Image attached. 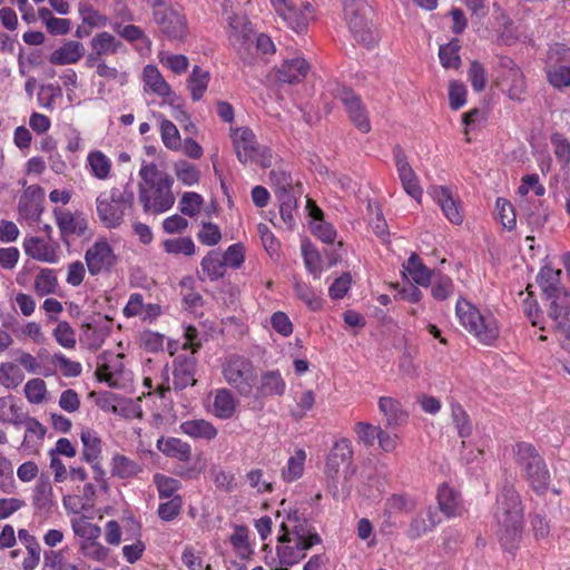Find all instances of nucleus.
<instances>
[{
  "instance_id": "nucleus-33",
  "label": "nucleus",
  "mask_w": 570,
  "mask_h": 570,
  "mask_svg": "<svg viewBox=\"0 0 570 570\" xmlns=\"http://www.w3.org/2000/svg\"><path fill=\"white\" fill-rule=\"evenodd\" d=\"M438 503L440 511L446 518H454L461 515L463 512V505L461 502L460 494L448 484L440 485L438 490Z\"/></svg>"
},
{
  "instance_id": "nucleus-30",
  "label": "nucleus",
  "mask_w": 570,
  "mask_h": 570,
  "mask_svg": "<svg viewBox=\"0 0 570 570\" xmlns=\"http://www.w3.org/2000/svg\"><path fill=\"white\" fill-rule=\"evenodd\" d=\"M377 405L385 417L387 428H397L406 423L409 414L399 400L391 396H381Z\"/></svg>"
},
{
  "instance_id": "nucleus-26",
  "label": "nucleus",
  "mask_w": 570,
  "mask_h": 570,
  "mask_svg": "<svg viewBox=\"0 0 570 570\" xmlns=\"http://www.w3.org/2000/svg\"><path fill=\"white\" fill-rule=\"evenodd\" d=\"M286 391V382L278 370H267L258 375V382L254 389L255 399L282 396Z\"/></svg>"
},
{
  "instance_id": "nucleus-1",
  "label": "nucleus",
  "mask_w": 570,
  "mask_h": 570,
  "mask_svg": "<svg viewBox=\"0 0 570 570\" xmlns=\"http://www.w3.org/2000/svg\"><path fill=\"white\" fill-rule=\"evenodd\" d=\"M275 519L279 522L276 556L278 564L287 570L305 558L306 552L320 544L322 539L297 509L286 507L285 500L281 502Z\"/></svg>"
},
{
  "instance_id": "nucleus-20",
  "label": "nucleus",
  "mask_w": 570,
  "mask_h": 570,
  "mask_svg": "<svg viewBox=\"0 0 570 570\" xmlns=\"http://www.w3.org/2000/svg\"><path fill=\"white\" fill-rule=\"evenodd\" d=\"M53 215L62 242L68 243L70 237L85 235L88 223L82 213H71L65 208H55Z\"/></svg>"
},
{
  "instance_id": "nucleus-5",
  "label": "nucleus",
  "mask_w": 570,
  "mask_h": 570,
  "mask_svg": "<svg viewBox=\"0 0 570 570\" xmlns=\"http://www.w3.org/2000/svg\"><path fill=\"white\" fill-rule=\"evenodd\" d=\"M134 199L130 181L121 188L112 187L108 191L100 193L96 198V210L101 224L108 229L119 228L126 215L132 209Z\"/></svg>"
},
{
  "instance_id": "nucleus-32",
  "label": "nucleus",
  "mask_w": 570,
  "mask_h": 570,
  "mask_svg": "<svg viewBox=\"0 0 570 570\" xmlns=\"http://www.w3.org/2000/svg\"><path fill=\"white\" fill-rule=\"evenodd\" d=\"M237 400L233 392L226 387L217 389L214 392L212 413L220 420H228L234 416L237 409Z\"/></svg>"
},
{
  "instance_id": "nucleus-8",
  "label": "nucleus",
  "mask_w": 570,
  "mask_h": 570,
  "mask_svg": "<svg viewBox=\"0 0 570 570\" xmlns=\"http://www.w3.org/2000/svg\"><path fill=\"white\" fill-rule=\"evenodd\" d=\"M513 453L530 487L538 493L544 492L550 483V473L535 448L530 443L519 442L513 448Z\"/></svg>"
},
{
  "instance_id": "nucleus-54",
  "label": "nucleus",
  "mask_w": 570,
  "mask_h": 570,
  "mask_svg": "<svg viewBox=\"0 0 570 570\" xmlns=\"http://www.w3.org/2000/svg\"><path fill=\"white\" fill-rule=\"evenodd\" d=\"M52 336L63 348L73 350L76 347V332L66 321L58 322L57 326L52 331Z\"/></svg>"
},
{
  "instance_id": "nucleus-19",
  "label": "nucleus",
  "mask_w": 570,
  "mask_h": 570,
  "mask_svg": "<svg viewBox=\"0 0 570 570\" xmlns=\"http://www.w3.org/2000/svg\"><path fill=\"white\" fill-rule=\"evenodd\" d=\"M395 167L404 191L417 203L421 202L423 190L419 183V177L407 161L403 149L396 146L393 149Z\"/></svg>"
},
{
  "instance_id": "nucleus-7",
  "label": "nucleus",
  "mask_w": 570,
  "mask_h": 570,
  "mask_svg": "<svg viewBox=\"0 0 570 570\" xmlns=\"http://www.w3.org/2000/svg\"><path fill=\"white\" fill-rule=\"evenodd\" d=\"M222 374L225 382L239 396L250 397L258 382V372L252 360L246 356L232 354L222 363Z\"/></svg>"
},
{
  "instance_id": "nucleus-53",
  "label": "nucleus",
  "mask_w": 570,
  "mask_h": 570,
  "mask_svg": "<svg viewBox=\"0 0 570 570\" xmlns=\"http://www.w3.org/2000/svg\"><path fill=\"white\" fill-rule=\"evenodd\" d=\"M164 250L168 254L191 256L196 253L195 243L190 237L166 239L163 243Z\"/></svg>"
},
{
  "instance_id": "nucleus-52",
  "label": "nucleus",
  "mask_w": 570,
  "mask_h": 570,
  "mask_svg": "<svg viewBox=\"0 0 570 570\" xmlns=\"http://www.w3.org/2000/svg\"><path fill=\"white\" fill-rule=\"evenodd\" d=\"M57 286L58 281L55 272L49 268L41 269L35 279V291L39 296L53 294Z\"/></svg>"
},
{
  "instance_id": "nucleus-49",
  "label": "nucleus",
  "mask_w": 570,
  "mask_h": 570,
  "mask_svg": "<svg viewBox=\"0 0 570 570\" xmlns=\"http://www.w3.org/2000/svg\"><path fill=\"white\" fill-rule=\"evenodd\" d=\"M460 49L461 46L458 39H452L450 42L440 46L439 58L442 67L458 69L461 66Z\"/></svg>"
},
{
  "instance_id": "nucleus-24",
  "label": "nucleus",
  "mask_w": 570,
  "mask_h": 570,
  "mask_svg": "<svg viewBox=\"0 0 570 570\" xmlns=\"http://www.w3.org/2000/svg\"><path fill=\"white\" fill-rule=\"evenodd\" d=\"M441 521L439 511L434 507L429 505L412 517L405 532L406 537L411 540H417L433 531Z\"/></svg>"
},
{
  "instance_id": "nucleus-28",
  "label": "nucleus",
  "mask_w": 570,
  "mask_h": 570,
  "mask_svg": "<svg viewBox=\"0 0 570 570\" xmlns=\"http://www.w3.org/2000/svg\"><path fill=\"white\" fill-rule=\"evenodd\" d=\"M309 71V63L302 56L286 58L276 69V78L284 83H298Z\"/></svg>"
},
{
  "instance_id": "nucleus-38",
  "label": "nucleus",
  "mask_w": 570,
  "mask_h": 570,
  "mask_svg": "<svg viewBox=\"0 0 570 570\" xmlns=\"http://www.w3.org/2000/svg\"><path fill=\"white\" fill-rule=\"evenodd\" d=\"M142 471L139 462L124 455L116 453L110 460L111 475L118 479L127 480L137 476Z\"/></svg>"
},
{
  "instance_id": "nucleus-9",
  "label": "nucleus",
  "mask_w": 570,
  "mask_h": 570,
  "mask_svg": "<svg viewBox=\"0 0 570 570\" xmlns=\"http://www.w3.org/2000/svg\"><path fill=\"white\" fill-rule=\"evenodd\" d=\"M230 138L236 156L242 164L255 163L262 167H269L272 165L271 150L258 145L256 136L250 128H232Z\"/></svg>"
},
{
  "instance_id": "nucleus-59",
  "label": "nucleus",
  "mask_w": 570,
  "mask_h": 570,
  "mask_svg": "<svg viewBox=\"0 0 570 570\" xmlns=\"http://www.w3.org/2000/svg\"><path fill=\"white\" fill-rule=\"evenodd\" d=\"M174 171L177 179L185 186H193L198 184L200 178L199 169L187 161H178L174 166Z\"/></svg>"
},
{
  "instance_id": "nucleus-55",
  "label": "nucleus",
  "mask_w": 570,
  "mask_h": 570,
  "mask_svg": "<svg viewBox=\"0 0 570 570\" xmlns=\"http://www.w3.org/2000/svg\"><path fill=\"white\" fill-rule=\"evenodd\" d=\"M468 80L475 92H482L488 85V71L478 60L471 61L468 69Z\"/></svg>"
},
{
  "instance_id": "nucleus-3",
  "label": "nucleus",
  "mask_w": 570,
  "mask_h": 570,
  "mask_svg": "<svg viewBox=\"0 0 570 570\" xmlns=\"http://www.w3.org/2000/svg\"><path fill=\"white\" fill-rule=\"evenodd\" d=\"M497 535L505 550H513L522 537L523 508L521 499L512 485H504L497 497L493 512Z\"/></svg>"
},
{
  "instance_id": "nucleus-48",
  "label": "nucleus",
  "mask_w": 570,
  "mask_h": 570,
  "mask_svg": "<svg viewBox=\"0 0 570 570\" xmlns=\"http://www.w3.org/2000/svg\"><path fill=\"white\" fill-rule=\"evenodd\" d=\"M306 461V452L297 449L292 456L288 458L286 465L282 470V478L285 482L298 480L304 472Z\"/></svg>"
},
{
  "instance_id": "nucleus-16",
  "label": "nucleus",
  "mask_w": 570,
  "mask_h": 570,
  "mask_svg": "<svg viewBox=\"0 0 570 570\" xmlns=\"http://www.w3.org/2000/svg\"><path fill=\"white\" fill-rule=\"evenodd\" d=\"M366 10V2H360L355 7L348 6L347 9H344V14L355 40L371 47L375 43V36L365 18Z\"/></svg>"
},
{
  "instance_id": "nucleus-35",
  "label": "nucleus",
  "mask_w": 570,
  "mask_h": 570,
  "mask_svg": "<svg viewBox=\"0 0 570 570\" xmlns=\"http://www.w3.org/2000/svg\"><path fill=\"white\" fill-rule=\"evenodd\" d=\"M157 449L168 458L181 462H188L191 459V446L178 438H164L157 441Z\"/></svg>"
},
{
  "instance_id": "nucleus-12",
  "label": "nucleus",
  "mask_w": 570,
  "mask_h": 570,
  "mask_svg": "<svg viewBox=\"0 0 570 570\" xmlns=\"http://www.w3.org/2000/svg\"><path fill=\"white\" fill-rule=\"evenodd\" d=\"M98 379L114 389L124 387L129 381V372L124 365V354L104 352L98 360Z\"/></svg>"
},
{
  "instance_id": "nucleus-50",
  "label": "nucleus",
  "mask_w": 570,
  "mask_h": 570,
  "mask_svg": "<svg viewBox=\"0 0 570 570\" xmlns=\"http://www.w3.org/2000/svg\"><path fill=\"white\" fill-rule=\"evenodd\" d=\"M416 507V501L409 494L395 493L385 501L384 511L386 514L395 512H410Z\"/></svg>"
},
{
  "instance_id": "nucleus-23",
  "label": "nucleus",
  "mask_w": 570,
  "mask_h": 570,
  "mask_svg": "<svg viewBox=\"0 0 570 570\" xmlns=\"http://www.w3.org/2000/svg\"><path fill=\"white\" fill-rule=\"evenodd\" d=\"M430 195L451 224L461 225L463 223L464 215L461 203L453 196L448 187L433 186L430 189Z\"/></svg>"
},
{
  "instance_id": "nucleus-27",
  "label": "nucleus",
  "mask_w": 570,
  "mask_h": 570,
  "mask_svg": "<svg viewBox=\"0 0 570 570\" xmlns=\"http://www.w3.org/2000/svg\"><path fill=\"white\" fill-rule=\"evenodd\" d=\"M518 207L520 218L525 219L531 227L539 228L546 224L549 213L541 197L532 195V197L519 199Z\"/></svg>"
},
{
  "instance_id": "nucleus-39",
  "label": "nucleus",
  "mask_w": 570,
  "mask_h": 570,
  "mask_svg": "<svg viewBox=\"0 0 570 570\" xmlns=\"http://www.w3.org/2000/svg\"><path fill=\"white\" fill-rule=\"evenodd\" d=\"M403 268L413 283L422 287H429L431 279L434 277L433 271L426 267L415 253L403 264Z\"/></svg>"
},
{
  "instance_id": "nucleus-17",
  "label": "nucleus",
  "mask_w": 570,
  "mask_h": 570,
  "mask_svg": "<svg viewBox=\"0 0 570 570\" xmlns=\"http://www.w3.org/2000/svg\"><path fill=\"white\" fill-rule=\"evenodd\" d=\"M337 98L342 101L352 124L363 134L371 130L368 112L360 96L348 88L340 89Z\"/></svg>"
},
{
  "instance_id": "nucleus-2",
  "label": "nucleus",
  "mask_w": 570,
  "mask_h": 570,
  "mask_svg": "<svg viewBox=\"0 0 570 570\" xmlns=\"http://www.w3.org/2000/svg\"><path fill=\"white\" fill-rule=\"evenodd\" d=\"M139 177L138 199L144 213L160 215L171 209L176 200L171 189L174 178L154 163H144Z\"/></svg>"
},
{
  "instance_id": "nucleus-13",
  "label": "nucleus",
  "mask_w": 570,
  "mask_h": 570,
  "mask_svg": "<svg viewBox=\"0 0 570 570\" xmlns=\"http://www.w3.org/2000/svg\"><path fill=\"white\" fill-rule=\"evenodd\" d=\"M499 69L501 77L498 85L502 91L512 100H521L527 89L522 70L507 56L499 58Z\"/></svg>"
},
{
  "instance_id": "nucleus-34",
  "label": "nucleus",
  "mask_w": 570,
  "mask_h": 570,
  "mask_svg": "<svg viewBox=\"0 0 570 570\" xmlns=\"http://www.w3.org/2000/svg\"><path fill=\"white\" fill-rule=\"evenodd\" d=\"M85 55V47L79 41H67L53 50L49 61L56 66L72 65L78 62Z\"/></svg>"
},
{
  "instance_id": "nucleus-51",
  "label": "nucleus",
  "mask_w": 570,
  "mask_h": 570,
  "mask_svg": "<svg viewBox=\"0 0 570 570\" xmlns=\"http://www.w3.org/2000/svg\"><path fill=\"white\" fill-rule=\"evenodd\" d=\"M431 295L436 301L448 299L454 292V284L451 277L438 274L431 279Z\"/></svg>"
},
{
  "instance_id": "nucleus-47",
  "label": "nucleus",
  "mask_w": 570,
  "mask_h": 570,
  "mask_svg": "<svg viewBox=\"0 0 570 570\" xmlns=\"http://www.w3.org/2000/svg\"><path fill=\"white\" fill-rule=\"evenodd\" d=\"M293 286L297 298H299L311 311H318L322 308L321 294L309 284L295 278Z\"/></svg>"
},
{
  "instance_id": "nucleus-21",
  "label": "nucleus",
  "mask_w": 570,
  "mask_h": 570,
  "mask_svg": "<svg viewBox=\"0 0 570 570\" xmlns=\"http://www.w3.org/2000/svg\"><path fill=\"white\" fill-rule=\"evenodd\" d=\"M85 261L91 275L108 271L116 262L112 247L106 239L97 240L85 254Z\"/></svg>"
},
{
  "instance_id": "nucleus-42",
  "label": "nucleus",
  "mask_w": 570,
  "mask_h": 570,
  "mask_svg": "<svg viewBox=\"0 0 570 570\" xmlns=\"http://www.w3.org/2000/svg\"><path fill=\"white\" fill-rule=\"evenodd\" d=\"M86 167L95 178L106 180L110 177L112 161L102 151L92 150L87 156Z\"/></svg>"
},
{
  "instance_id": "nucleus-31",
  "label": "nucleus",
  "mask_w": 570,
  "mask_h": 570,
  "mask_svg": "<svg viewBox=\"0 0 570 570\" xmlns=\"http://www.w3.org/2000/svg\"><path fill=\"white\" fill-rule=\"evenodd\" d=\"M307 207L309 208V215L313 218L311 223V229L315 237L325 244H333L336 239V229L327 222L323 219V212L307 200Z\"/></svg>"
},
{
  "instance_id": "nucleus-43",
  "label": "nucleus",
  "mask_w": 570,
  "mask_h": 570,
  "mask_svg": "<svg viewBox=\"0 0 570 570\" xmlns=\"http://www.w3.org/2000/svg\"><path fill=\"white\" fill-rule=\"evenodd\" d=\"M209 81V71L200 68L199 66H194L186 81L190 97L194 101H199L204 97Z\"/></svg>"
},
{
  "instance_id": "nucleus-57",
  "label": "nucleus",
  "mask_w": 570,
  "mask_h": 570,
  "mask_svg": "<svg viewBox=\"0 0 570 570\" xmlns=\"http://www.w3.org/2000/svg\"><path fill=\"white\" fill-rule=\"evenodd\" d=\"M546 194V188L539 183L537 174L527 175L522 178L518 187L519 199H524L533 196L542 197Z\"/></svg>"
},
{
  "instance_id": "nucleus-10",
  "label": "nucleus",
  "mask_w": 570,
  "mask_h": 570,
  "mask_svg": "<svg viewBox=\"0 0 570 570\" xmlns=\"http://www.w3.org/2000/svg\"><path fill=\"white\" fill-rule=\"evenodd\" d=\"M154 21L160 32L170 40H183L187 35L185 16L163 0H155L153 4Z\"/></svg>"
},
{
  "instance_id": "nucleus-45",
  "label": "nucleus",
  "mask_w": 570,
  "mask_h": 570,
  "mask_svg": "<svg viewBox=\"0 0 570 570\" xmlns=\"http://www.w3.org/2000/svg\"><path fill=\"white\" fill-rule=\"evenodd\" d=\"M26 412L14 403L11 395L0 397V421L16 426L22 425L26 421Z\"/></svg>"
},
{
  "instance_id": "nucleus-56",
  "label": "nucleus",
  "mask_w": 570,
  "mask_h": 570,
  "mask_svg": "<svg viewBox=\"0 0 570 570\" xmlns=\"http://www.w3.org/2000/svg\"><path fill=\"white\" fill-rule=\"evenodd\" d=\"M154 483L157 488L158 495L160 499H171L176 497L175 494L181 487L179 480L167 476L161 473H156L154 475Z\"/></svg>"
},
{
  "instance_id": "nucleus-58",
  "label": "nucleus",
  "mask_w": 570,
  "mask_h": 570,
  "mask_svg": "<svg viewBox=\"0 0 570 570\" xmlns=\"http://www.w3.org/2000/svg\"><path fill=\"white\" fill-rule=\"evenodd\" d=\"M546 194V188L539 183L537 174L527 175L522 178L518 187L519 199H524L533 196L542 197Z\"/></svg>"
},
{
  "instance_id": "nucleus-37",
  "label": "nucleus",
  "mask_w": 570,
  "mask_h": 570,
  "mask_svg": "<svg viewBox=\"0 0 570 570\" xmlns=\"http://www.w3.org/2000/svg\"><path fill=\"white\" fill-rule=\"evenodd\" d=\"M229 40L233 46L246 47L254 36L252 23L245 17L228 18Z\"/></svg>"
},
{
  "instance_id": "nucleus-61",
  "label": "nucleus",
  "mask_w": 570,
  "mask_h": 570,
  "mask_svg": "<svg viewBox=\"0 0 570 570\" xmlns=\"http://www.w3.org/2000/svg\"><path fill=\"white\" fill-rule=\"evenodd\" d=\"M451 416L459 436L462 439L469 438L472 433V424L466 412L460 404H452Z\"/></svg>"
},
{
  "instance_id": "nucleus-36",
  "label": "nucleus",
  "mask_w": 570,
  "mask_h": 570,
  "mask_svg": "<svg viewBox=\"0 0 570 570\" xmlns=\"http://www.w3.org/2000/svg\"><path fill=\"white\" fill-rule=\"evenodd\" d=\"M180 431L191 439L205 441H212L218 434L216 426L212 422L204 419L184 421L180 424Z\"/></svg>"
},
{
  "instance_id": "nucleus-63",
  "label": "nucleus",
  "mask_w": 570,
  "mask_h": 570,
  "mask_svg": "<svg viewBox=\"0 0 570 570\" xmlns=\"http://www.w3.org/2000/svg\"><path fill=\"white\" fill-rule=\"evenodd\" d=\"M61 88L53 83L41 85L37 95L39 107L53 110L56 99L61 97Z\"/></svg>"
},
{
  "instance_id": "nucleus-15",
  "label": "nucleus",
  "mask_w": 570,
  "mask_h": 570,
  "mask_svg": "<svg viewBox=\"0 0 570 570\" xmlns=\"http://www.w3.org/2000/svg\"><path fill=\"white\" fill-rule=\"evenodd\" d=\"M45 190L39 185L26 187L18 202V220L37 223L43 213Z\"/></svg>"
},
{
  "instance_id": "nucleus-40",
  "label": "nucleus",
  "mask_w": 570,
  "mask_h": 570,
  "mask_svg": "<svg viewBox=\"0 0 570 570\" xmlns=\"http://www.w3.org/2000/svg\"><path fill=\"white\" fill-rule=\"evenodd\" d=\"M229 543L236 556L243 560L249 559L254 553V548L249 540V529L246 525L235 524L233 527Z\"/></svg>"
},
{
  "instance_id": "nucleus-44",
  "label": "nucleus",
  "mask_w": 570,
  "mask_h": 570,
  "mask_svg": "<svg viewBox=\"0 0 570 570\" xmlns=\"http://www.w3.org/2000/svg\"><path fill=\"white\" fill-rule=\"evenodd\" d=\"M90 47L97 55L106 57L117 53L122 43L114 35L102 31L91 38Z\"/></svg>"
},
{
  "instance_id": "nucleus-60",
  "label": "nucleus",
  "mask_w": 570,
  "mask_h": 570,
  "mask_svg": "<svg viewBox=\"0 0 570 570\" xmlns=\"http://www.w3.org/2000/svg\"><path fill=\"white\" fill-rule=\"evenodd\" d=\"M160 137L168 149L178 150L181 147L180 134L176 125L168 119H163L160 122Z\"/></svg>"
},
{
  "instance_id": "nucleus-14",
  "label": "nucleus",
  "mask_w": 570,
  "mask_h": 570,
  "mask_svg": "<svg viewBox=\"0 0 570 570\" xmlns=\"http://www.w3.org/2000/svg\"><path fill=\"white\" fill-rule=\"evenodd\" d=\"M276 13L295 32H304L313 19V7L306 2L302 7L293 6L288 0H269Z\"/></svg>"
},
{
  "instance_id": "nucleus-29",
  "label": "nucleus",
  "mask_w": 570,
  "mask_h": 570,
  "mask_svg": "<svg viewBox=\"0 0 570 570\" xmlns=\"http://www.w3.org/2000/svg\"><path fill=\"white\" fill-rule=\"evenodd\" d=\"M353 456L352 443L348 439H341L336 441L327 456L325 471L331 478H334L341 464L348 462Z\"/></svg>"
},
{
  "instance_id": "nucleus-6",
  "label": "nucleus",
  "mask_w": 570,
  "mask_h": 570,
  "mask_svg": "<svg viewBox=\"0 0 570 570\" xmlns=\"http://www.w3.org/2000/svg\"><path fill=\"white\" fill-rule=\"evenodd\" d=\"M560 269L543 267L538 276L539 285L548 298L551 299L549 316L553 324L559 323L563 331H569L570 321V293L560 284Z\"/></svg>"
},
{
  "instance_id": "nucleus-4",
  "label": "nucleus",
  "mask_w": 570,
  "mask_h": 570,
  "mask_svg": "<svg viewBox=\"0 0 570 570\" xmlns=\"http://www.w3.org/2000/svg\"><path fill=\"white\" fill-rule=\"evenodd\" d=\"M460 324L483 345H493L500 335V325L492 312L478 309L460 297L455 304Z\"/></svg>"
},
{
  "instance_id": "nucleus-41",
  "label": "nucleus",
  "mask_w": 570,
  "mask_h": 570,
  "mask_svg": "<svg viewBox=\"0 0 570 570\" xmlns=\"http://www.w3.org/2000/svg\"><path fill=\"white\" fill-rule=\"evenodd\" d=\"M145 86L154 94L168 98L173 95L169 83L165 80L157 67L147 65L142 71Z\"/></svg>"
},
{
  "instance_id": "nucleus-64",
  "label": "nucleus",
  "mask_w": 570,
  "mask_h": 570,
  "mask_svg": "<svg viewBox=\"0 0 570 570\" xmlns=\"http://www.w3.org/2000/svg\"><path fill=\"white\" fill-rule=\"evenodd\" d=\"M553 153L562 167L570 164V142L563 134L554 132L550 137Z\"/></svg>"
},
{
  "instance_id": "nucleus-18",
  "label": "nucleus",
  "mask_w": 570,
  "mask_h": 570,
  "mask_svg": "<svg viewBox=\"0 0 570 570\" xmlns=\"http://www.w3.org/2000/svg\"><path fill=\"white\" fill-rule=\"evenodd\" d=\"M22 247L27 256L42 263L57 264L61 256L57 242L46 240L39 236L24 237Z\"/></svg>"
},
{
  "instance_id": "nucleus-46",
  "label": "nucleus",
  "mask_w": 570,
  "mask_h": 570,
  "mask_svg": "<svg viewBox=\"0 0 570 570\" xmlns=\"http://www.w3.org/2000/svg\"><path fill=\"white\" fill-rule=\"evenodd\" d=\"M200 266L202 272L210 281L222 278L226 272L222 254L218 250H210L207 253V255L202 259Z\"/></svg>"
},
{
  "instance_id": "nucleus-11",
  "label": "nucleus",
  "mask_w": 570,
  "mask_h": 570,
  "mask_svg": "<svg viewBox=\"0 0 570 570\" xmlns=\"http://www.w3.org/2000/svg\"><path fill=\"white\" fill-rule=\"evenodd\" d=\"M546 72L549 83L556 89L570 87V48L562 43L550 46Z\"/></svg>"
},
{
  "instance_id": "nucleus-62",
  "label": "nucleus",
  "mask_w": 570,
  "mask_h": 570,
  "mask_svg": "<svg viewBox=\"0 0 570 570\" xmlns=\"http://www.w3.org/2000/svg\"><path fill=\"white\" fill-rule=\"evenodd\" d=\"M278 200L282 220L288 228H293L295 225V214L297 212L295 197L291 193H283V196H278Z\"/></svg>"
},
{
  "instance_id": "nucleus-25",
  "label": "nucleus",
  "mask_w": 570,
  "mask_h": 570,
  "mask_svg": "<svg viewBox=\"0 0 570 570\" xmlns=\"http://www.w3.org/2000/svg\"><path fill=\"white\" fill-rule=\"evenodd\" d=\"M82 443L81 460L91 465L94 472L104 474L101 466L102 443L98 433L91 429H83L80 433Z\"/></svg>"
},
{
  "instance_id": "nucleus-22",
  "label": "nucleus",
  "mask_w": 570,
  "mask_h": 570,
  "mask_svg": "<svg viewBox=\"0 0 570 570\" xmlns=\"http://www.w3.org/2000/svg\"><path fill=\"white\" fill-rule=\"evenodd\" d=\"M197 361L194 354H179L173 361V386L175 390H184L194 386L197 382Z\"/></svg>"
}]
</instances>
